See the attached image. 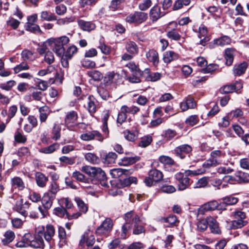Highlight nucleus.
Returning a JSON list of instances; mask_svg holds the SVG:
<instances>
[{"label":"nucleus","instance_id":"nucleus-23","mask_svg":"<svg viewBox=\"0 0 249 249\" xmlns=\"http://www.w3.org/2000/svg\"><path fill=\"white\" fill-rule=\"evenodd\" d=\"M146 57L148 60L152 63L153 65L157 67L159 63V57L158 52L154 50H149L146 53Z\"/></svg>","mask_w":249,"mask_h":249},{"label":"nucleus","instance_id":"nucleus-12","mask_svg":"<svg viewBox=\"0 0 249 249\" xmlns=\"http://www.w3.org/2000/svg\"><path fill=\"white\" fill-rule=\"evenodd\" d=\"M46 44H48L50 46L51 49L59 57L63 56L64 53V47L60 44L59 42L57 41L55 39L49 40L46 42Z\"/></svg>","mask_w":249,"mask_h":249},{"label":"nucleus","instance_id":"nucleus-49","mask_svg":"<svg viewBox=\"0 0 249 249\" xmlns=\"http://www.w3.org/2000/svg\"><path fill=\"white\" fill-rule=\"evenodd\" d=\"M11 183L13 186H16L20 189L24 188V183L22 179L19 177H15L11 179Z\"/></svg>","mask_w":249,"mask_h":249},{"label":"nucleus","instance_id":"nucleus-42","mask_svg":"<svg viewBox=\"0 0 249 249\" xmlns=\"http://www.w3.org/2000/svg\"><path fill=\"white\" fill-rule=\"evenodd\" d=\"M97 168L90 166H84L82 167L81 170L89 176L94 178L95 176H96Z\"/></svg>","mask_w":249,"mask_h":249},{"label":"nucleus","instance_id":"nucleus-27","mask_svg":"<svg viewBox=\"0 0 249 249\" xmlns=\"http://www.w3.org/2000/svg\"><path fill=\"white\" fill-rule=\"evenodd\" d=\"M54 234L55 229L53 226L52 225L48 224L46 227V229L44 230L43 234L45 239L47 242H50L52 240Z\"/></svg>","mask_w":249,"mask_h":249},{"label":"nucleus","instance_id":"nucleus-64","mask_svg":"<svg viewBox=\"0 0 249 249\" xmlns=\"http://www.w3.org/2000/svg\"><path fill=\"white\" fill-rule=\"evenodd\" d=\"M44 61L49 65L52 64L54 61V58L52 52L48 51L44 55Z\"/></svg>","mask_w":249,"mask_h":249},{"label":"nucleus","instance_id":"nucleus-47","mask_svg":"<svg viewBox=\"0 0 249 249\" xmlns=\"http://www.w3.org/2000/svg\"><path fill=\"white\" fill-rule=\"evenodd\" d=\"M152 2L151 0H143L138 5L139 9L141 11H146L152 5Z\"/></svg>","mask_w":249,"mask_h":249},{"label":"nucleus","instance_id":"nucleus-16","mask_svg":"<svg viewBox=\"0 0 249 249\" xmlns=\"http://www.w3.org/2000/svg\"><path fill=\"white\" fill-rule=\"evenodd\" d=\"M30 204L27 202L24 203L23 200L21 198L18 199L16 202L15 209L24 217L28 215V213L26 211V209L29 208Z\"/></svg>","mask_w":249,"mask_h":249},{"label":"nucleus","instance_id":"nucleus-22","mask_svg":"<svg viewBox=\"0 0 249 249\" xmlns=\"http://www.w3.org/2000/svg\"><path fill=\"white\" fill-rule=\"evenodd\" d=\"M196 107V103L191 97L185 98L180 104V107L182 111H186L189 108H194Z\"/></svg>","mask_w":249,"mask_h":249},{"label":"nucleus","instance_id":"nucleus-46","mask_svg":"<svg viewBox=\"0 0 249 249\" xmlns=\"http://www.w3.org/2000/svg\"><path fill=\"white\" fill-rule=\"evenodd\" d=\"M237 181L239 183L248 182H249V174L244 172L239 173L236 176Z\"/></svg>","mask_w":249,"mask_h":249},{"label":"nucleus","instance_id":"nucleus-38","mask_svg":"<svg viewBox=\"0 0 249 249\" xmlns=\"http://www.w3.org/2000/svg\"><path fill=\"white\" fill-rule=\"evenodd\" d=\"M191 0H176L172 7L173 11H178L183 7V6H188L190 4Z\"/></svg>","mask_w":249,"mask_h":249},{"label":"nucleus","instance_id":"nucleus-28","mask_svg":"<svg viewBox=\"0 0 249 249\" xmlns=\"http://www.w3.org/2000/svg\"><path fill=\"white\" fill-rule=\"evenodd\" d=\"M61 129V124L57 121L55 122L53 124V126L52 130V133L53 134V140L54 141H57L60 138Z\"/></svg>","mask_w":249,"mask_h":249},{"label":"nucleus","instance_id":"nucleus-45","mask_svg":"<svg viewBox=\"0 0 249 249\" xmlns=\"http://www.w3.org/2000/svg\"><path fill=\"white\" fill-rule=\"evenodd\" d=\"M221 200L223 201V203H225L226 205L228 206L236 204L238 201V199L234 196H227L223 197Z\"/></svg>","mask_w":249,"mask_h":249},{"label":"nucleus","instance_id":"nucleus-11","mask_svg":"<svg viewBox=\"0 0 249 249\" xmlns=\"http://www.w3.org/2000/svg\"><path fill=\"white\" fill-rule=\"evenodd\" d=\"M29 216L32 218L39 217L40 214L42 216V217L44 218L47 215V211H45L41 206H37L36 205H33L29 207Z\"/></svg>","mask_w":249,"mask_h":249},{"label":"nucleus","instance_id":"nucleus-59","mask_svg":"<svg viewBox=\"0 0 249 249\" xmlns=\"http://www.w3.org/2000/svg\"><path fill=\"white\" fill-rule=\"evenodd\" d=\"M59 190V187L56 181H52L51 183L50 190L47 192H50L51 194L55 196V195Z\"/></svg>","mask_w":249,"mask_h":249},{"label":"nucleus","instance_id":"nucleus-24","mask_svg":"<svg viewBox=\"0 0 249 249\" xmlns=\"http://www.w3.org/2000/svg\"><path fill=\"white\" fill-rule=\"evenodd\" d=\"M132 222L134 225L133 234L138 235L144 232L145 230L144 227L142 225L140 224L141 221L138 215H135L133 218Z\"/></svg>","mask_w":249,"mask_h":249},{"label":"nucleus","instance_id":"nucleus-31","mask_svg":"<svg viewBox=\"0 0 249 249\" xmlns=\"http://www.w3.org/2000/svg\"><path fill=\"white\" fill-rule=\"evenodd\" d=\"M35 177L36 183L39 187L43 188L46 186L48 180V177L40 172L36 173Z\"/></svg>","mask_w":249,"mask_h":249},{"label":"nucleus","instance_id":"nucleus-1","mask_svg":"<svg viewBox=\"0 0 249 249\" xmlns=\"http://www.w3.org/2000/svg\"><path fill=\"white\" fill-rule=\"evenodd\" d=\"M203 172L192 171L191 170L185 171L184 173H178L175 175V178L178 181V189L179 190H184L188 188L190 185V179L188 176L196 175L202 174Z\"/></svg>","mask_w":249,"mask_h":249},{"label":"nucleus","instance_id":"nucleus-20","mask_svg":"<svg viewBox=\"0 0 249 249\" xmlns=\"http://www.w3.org/2000/svg\"><path fill=\"white\" fill-rule=\"evenodd\" d=\"M55 196L52 195L50 192H46L44 194L42 198V203L45 211H48L52 206L53 201Z\"/></svg>","mask_w":249,"mask_h":249},{"label":"nucleus","instance_id":"nucleus-8","mask_svg":"<svg viewBox=\"0 0 249 249\" xmlns=\"http://www.w3.org/2000/svg\"><path fill=\"white\" fill-rule=\"evenodd\" d=\"M148 18L146 13L142 11H136L131 14L125 18V20L130 23H135L141 24L145 22Z\"/></svg>","mask_w":249,"mask_h":249},{"label":"nucleus","instance_id":"nucleus-17","mask_svg":"<svg viewBox=\"0 0 249 249\" xmlns=\"http://www.w3.org/2000/svg\"><path fill=\"white\" fill-rule=\"evenodd\" d=\"M218 207V202L215 200L208 202L201 206L197 211V214L203 215L208 211L216 210Z\"/></svg>","mask_w":249,"mask_h":249},{"label":"nucleus","instance_id":"nucleus-50","mask_svg":"<svg viewBox=\"0 0 249 249\" xmlns=\"http://www.w3.org/2000/svg\"><path fill=\"white\" fill-rule=\"evenodd\" d=\"M152 138L150 136H145L142 138L139 146L142 147H146L148 146L152 142Z\"/></svg>","mask_w":249,"mask_h":249},{"label":"nucleus","instance_id":"nucleus-25","mask_svg":"<svg viewBox=\"0 0 249 249\" xmlns=\"http://www.w3.org/2000/svg\"><path fill=\"white\" fill-rule=\"evenodd\" d=\"M85 243L88 247L92 246L95 243L94 236L89 231L86 232L83 234L79 244L82 246Z\"/></svg>","mask_w":249,"mask_h":249},{"label":"nucleus","instance_id":"nucleus-37","mask_svg":"<svg viewBox=\"0 0 249 249\" xmlns=\"http://www.w3.org/2000/svg\"><path fill=\"white\" fill-rule=\"evenodd\" d=\"M60 145L58 143H54L50 146L39 149V152L46 154H50L53 153L57 149H59Z\"/></svg>","mask_w":249,"mask_h":249},{"label":"nucleus","instance_id":"nucleus-39","mask_svg":"<svg viewBox=\"0 0 249 249\" xmlns=\"http://www.w3.org/2000/svg\"><path fill=\"white\" fill-rule=\"evenodd\" d=\"M15 238V233L12 231H7L4 233V238L2 240V242L3 245H8L12 242Z\"/></svg>","mask_w":249,"mask_h":249},{"label":"nucleus","instance_id":"nucleus-55","mask_svg":"<svg viewBox=\"0 0 249 249\" xmlns=\"http://www.w3.org/2000/svg\"><path fill=\"white\" fill-rule=\"evenodd\" d=\"M208 217L206 219H202L199 221L197 225V229L200 231H205L208 227Z\"/></svg>","mask_w":249,"mask_h":249},{"label":"nucleus","instance_id":"nucleus-34","mask_svg":"<svg viewBox=\"0 0 249 249\" xmlns=\"http://www.w3.org/2000/svg\"><path fill=\"white\" fill-rule=\"evenodd\" d=\"M248 64L246 62H244L239 65H235L233 69V72L235 76H240L245 73Z\"/></svg>","mask_w":249,"mask_h":249},{"label":"nucleus","instance_id":"nucleus-5","mask_svg":"<svg viewBox=\"0 0 249 249\" xmlns=\"http://www.w3.org/2000/svg\"><path fill=\"white\" fill-rule=\"evenodd\" d=\"M110 174L113 178H118L116 183L118 188L116 191V195H122L123 191L121 189L124 188V181L122 176L124 174V170L122 168H114L110 171Z\"/></svg>","mask_w":249,"mask_h":249},{"label":"nucleus","instance_id":"nucleus-33","mask_svg":"<svg viewBox=\"0 0 249 249\" xmlns=\"http://www.w3.org/2000/svg\"><path fill=\"white\" fill-rule=\"evenodd\" d=\"M235 51L234 49L228 48L225 50V58L226 59V64L227 66H231L233 60Z\"/></svg>","mask_w":249,"mask_h":249},{"label":"nucleus","instance_id":"nucleus-53","mask_svg":"<svg viewBox=\"0 0 249 249\" xmlns=\"http://www.w3.org/2000/svg\"><path fill=\"white\" fill-rule=\"evenodd\" d=\"M199 119L197 115H193L188 117L185 120V123L187 125L194 126L197 124Z\"/></svg>","mask_w":249,"mask_h":249},{"label":"nucleus","instance_id":"nucleus-60","mask_svg":"<svg viewBox=\"0 0 249 249\" xmlns=\"http://www.w3.org/2000/svg\"><path fill=\"white\" fill-rule=\"evenodd\" d=\"M117 158V155L113 152L108 153L105 157V162L111 164L115 162V160Z\"/></svg>","mask_w":249,"mask_h":249},{"label":"nucleus","instance_id":"nucleus-62","mask_svg":"<svg viewBox=\"0 0 249 249\" xmlns=\"http://www.w3.org/2000/svg\"><path fill=\"white\" fill-rule=\"evenodd\" d=\"M16 84L14 80H10L0 84V88L5 90H9Z\"/></svg>","mask_w":249,"mask_h":249},{"label":"nucleus","instance_id":"nucleus-29","mask_svg":"<svg viewBox=\"0 0 249 249\" xmlns=\"http://www.w3.org/2000/svg\"><path fill=\"white\" fill-rule=\"evenodd\" d=\"M78 24L80 28L84 31L90 32L95 28V25L89 21L79 19L78 20Z\"/></svg>","mask_w":249,"mask_h":249},{"label":"nucleus","instance_id":"nucleus-41","mask_svg":"<svg viewBox=\"0 0 249 249\" xmlns=\"http://www.w3.org/2000/svg\"><path fill=\"white\" fill-rule=\"evenodd\" d=\"M211 160L218 162L220 164L222 161L221 159L224 157V154L220 150H214L211 153Z\"/></svg>","mask_w":249,"mask_h":249},{"label":"nucleus","instance_id":"nucleus-2","mask_svg":"<svg viewBox=\"0 0 249 249\" xmlns=\"http://www.w3.org/2000/svg\"><path fill=\"white\" fill-rule=\"evenodd\" d=\"M125 67H127L131 72L129 73L128 71H125V75L128 81L131 83H140V76L141 73L138 66L135 62L131 61L125 64Z\"/></svg>","mask_w":249,"mask_h":249},{"label":"nucleus","instance_id":"nucleus-56","mask_svg":"<svg viewBox=\"0 0 249 249\" xmlns=\"http://www.w3.org/2000/svg\"><path fill=\"white\" fill-rule=\"evenodd\" d=\"M41 18L44 20L47 21L54 20L56 19L55 16L50 12L43 11L41 13Z\"/></svg>","mask_w":249,"mask_h":249},{"label":"nucleus","instance_id":"nucleus-44","mask_svg":"<svg viewBox=\"0 0 249 249\" xmlns=\"http://www.w3.org/2000/svg\"><path fill=\"white\" fill-rule=\"evenodd\" d=\"M138 132L137 131L127 129L125 132V139L130 142H134L137 138Z\"/></svg>","mask_w":249,"mask_h":249},{"label":"nucleus","instance_id":"nucleus-13","mask_svg":"<svg viewBox=\"0 0 249 249\" xmlns=\"http://www.w3.org/2000/svg\"><path fill=\"white\" fill-rule=\"evenodd\" d=\"M43 231L41 230L37 231L36 230L34 239L31 241V247L35 248H42L44 247L43 239L42 238Z\"/></svg>","mask_w":249,"mask_h":249},{"label":"nucleus","instance_id":"nucleus-18","mask_svg":"<svg viewBox=\"0 0 249 249\" xmlns=\"http://www.w3.org/2000/svg\"><path fill=\"white\" fill-rule=\"evenodd\" d=\"M84 100V106L86 107L88 111L90 113H94L96 111V105L95 104V99L91 95L88 96H84L83 97Z\"/></svg>","mask_w":249,"mask_h":249},{"label":"nucleus","instance_id":"nucleus-14","mask_svg":"<svg viewBox=\"0 0 249 249\" xmlns=\"http://www.w3.org/2000/svg\"><path fill=\"white\" fill-rule=\"evenodd\" d=\"M149 17L151 20L154 22L165 15V13L161 11L160 7L155 4L149 11Z\"/></svg>","mask_w":249,"mask_h":249},{"label":"nucleus","instance_id":"nucleus-6","mask_svg":"<svg viewBox=\"0 0 249 249\" xmlns=\"http://www.w3.org/2000/svg\"><path fill=\"white\" fill-rule=\"evenodd\" d=\"M232 215L235 219L232 220L230 223L231 228H241L247 224L248 222L245 220L246 217L245 213L240 211H236L232 213Z\"/></svg>","mask_w":249,"mask_h":249},{"label":"nucleus","instance_id":"nucleus-15","mask_svg":"<svg viewBox=\"0 0 249 249\" xmlns=\"http://www.w3.org/2000/svg\"><path fill=\"white\" fill-rule=\"evenodd\" d=\"M80 138L85 141H91L95 138L100 142H102L104 140V137L102 134L96 130L83 133L81 135Z\"/></svg>","mask_w":249,"mask_h":249},{"label":"nucleus","instance_id":"nucleus-32","mask_svg":"<svg viewBox=\"0 0 249 249\" xmlns=\"http://www.w3.org/2000/svg\"><path fill=\"white\" fill-rule=\"evenodd\" d=\"M208 225L212 232L215 234H219L220 233L218 223L214 218L212 217H209Z\"/></svg>","mask_w":249,"mask_h":249},{"label":"nucleus","instance_id":"nucleus-26","mask_svg":"<svg viewBox=\"0 0 249 249\" xmlns=\"http://www.w3.org/2000/svg\"><path fill=\"white\" fill-rule=\"evenodd\" d=\"M77 120V113L74 111H71L67 114L65 118L64 123L66 126L70 127L76 123Z\"/></svg>","mask_w":249,"mask_h":249},{"label":"nucleus","instance_id":"nucleus-57","mask_svg":"<svg viewBox=\"0 0 249 249\" xmlns=\"http://www.w3.org/2000/svg\"><path fill=\"white\" fill-rule=\"evenodd\" d=\"M29 69V66L27 63L22 62L19 65H17L14 68V71L16 73H18L21 71H26Z\"/></svg>","mask_w":249,"mask_h":249},{"label":"nucleus","instance_id":"nucleus-48","mask_svg":"<svg viewBox=\"0 0 249 249\" xmlns=\"http://www.w3.org/2000/svg\"><path fill=\"white\" fill-rule=\"evenodd\" d=\"M21 54L24 60L33 61L35 58L34 53L31 51L27 50H23Z\"/></svg>","mask_w":249,"mask_h":249},{"label":"nucleus","instance_id":"nucleus-30","mask_svg":"<svg viewBox=\"0 0 249 249\" xmlns=\"http://www.w3.org/2000/svg\"><path fill=\"white\" fill-rule=\"evenodd\" d=\"M32 235L30 233L25 234L22 237V240L16 244V246L18 248H25L28 246H31Z\"/></svg>","mask_w":249,"mask_h":249},{"label":"nucleus","instance_id":"nucleus-58","mask_svg":"<svg viewBox=\"0 0 249 249\" xmlns=\"http://www.w3.org/2000/svg\"><path fill=\"white\" fill-rule=\"evenodd\" d=\"M160 161L165 165H173L174 163V160L170 157L161 156L159 158Z\"/></svg>","mask_w":249,"mask_h":249},{"label":"nucleus","instance_id":"nucleus-19","mask_svg":"<svg viewBox=\"0 0 249 249\" xmlns=\"http://www.w3.org/2000/svg\"><path fill=\"white\" fill-rule=\"evenodd\" d=\"M192 150L191 146L188 144H183L176 147L174 151L177 157L183 159L185 158V155L190 153Z\"/></svg>","mask_w":249,"mask_h":249},{"label":"nucleus","instance_id":"nucleus-43","mask_svg":"<svg viewBox=\"0 0 249 249\" xmlns=\"http://www.w3.org/2000/svg\"><path fill=\"white\" fill-rule=\"evenodd\" d=\"M231 39L227 36H224L219 38L214 39L213 44L216 45L223 46L230 44Z\"/></svg>","mask_w":249,"mask_h":249},{"label":"nucleus","instance_id":"nucleus-40","mask_svg":"<svg viewBox=\"0 0 249 249\" xmlns=\"http://www.w3.org/2000/svg\"><path fill=\"white\" fill-rule=\"evenodd\" d=\"M74 200L76 202L80 212L86 213L88 210V206L80 197H75Z\"/></svg>","mask_w":249,"mask_h":249},{"label":"nucleus","instance_id":"nucleus-10","mask_svg":"<svg viewBox=\"0 0 249 249\" xmlns=\"http://www.w3.org/2000/svg\"><path fill=\"white\" fill-rule=\"evenodd\" d=\"M125 60L132 59L138 53V47L133 41L127 42L125 44Z\"/></svg>","mask_w":249,"mask_h":249},{"label":"nucleus","instance_id":"nucleus-4","mask_svg":"<svg viewBox=\"0 0 249 249\" xmlns=\"http://www.w3.org/2000/svg\"><path fill=\"white\" fill-rule=\"evenodd\" d=\"M122 79V76L118 72L114 71L108 72L103 79V84L107 89L115 87V85L119 83Z\"/></svg>","mask_w":249,"mask_h":249},{"label":"nucleus","instance_id":"nucleus-61","mask_svg":"<svg viewBox=\"0 0 249 249\" xmlns=\"http://www.w3.org/2000/svg\"><path fill=\"white\" fill-rule=\"evenodd\" d=\"M58 235L59 238L65 241L67 238L70 236L71 232L69 231L66 232L63 227H59L58 228Z\"/></svg>","mask_w":249,"mask_h":249},{"label":"nucleus","instance_id":"nucleus-52","mask_svg":"<svg viewBox=\"0 0 249 249\" xmlns=\"http://www.w3.org/2000/svg\"><path fill=\"white\" fill-rule=\"evenodd\" d=\"M8 26L11 27L15 30L18 28L20 24V21L17 19H15L13 17H10L9 19L6 21Z\"/></svg>","mask_w":249,"mask_h":249},{"label":"nucleus","instance_id":"nucleus-9","mask_svg":"<svg viewBox=\"0 0 249 249\" xmlns=\"http://www.w3.org/2000/svg\"><path fill=\"white\" fill-rule=\"evenodd\" d=\"M163 178L162 174L160 171L153 169L149 171L148 176L145 178L144 182L147 186L150 187L160 181Z\"/></svg>","mask_w":249,"mask_h":249},{"label":"nucleus","instance_id":"nucleus-3","mask_svg":"<svg viewBox=\"0 0 249 249\" xmlns=\"http://www.w3.org/2000/svg\"><path fill=\"white\" fill-rule=\"evenodd\" d=\"M37 75L40 76L45 75L52 76L49 79V84H53L56 80L58 79L61 83L63 80L62 76H59V74L55 69L54 65H50L46 69L41 70L38 71Z\"/></svg>","mask_w":249,"mask_h":249},{"label":"nucleus","instance_id":"nucleus-35","mask_svg":"<svg viewBox=\"0 0 249 249\" xmlns=\"http://www.w3.org/2000/svg\"><path fill=\"white\" fill-rule=\"evenodd\" d=\"M50 112L49 107L47 106L42 107L39 108V119L41 123L46 122Z\"/></svg>","mask_w":249,"mask_h":249},{"label":"nucleus","instance_id":"nucleus-7","mask_svg":"<svg viewBox=\"0 0 249 249\" xmlns=\"http://www.w3.org/2000/svg\"><path fill=\"white\" fill-rule=\"evenodd\" d=\"M112 227V220L110 218H107L97 227L95 233L99 236H107L111 231Z\"/></svg>","mask_w":249,"mask_h":249},{"label":"nucleus","instance_id":"nucleus-63","mask_svg":"<svg viewBox=\"0 0 249 249\" xmlns=\"http://www.w3.org/2000/svg\"><path fill=\"white\" fill-rule=\"evenodd\" d=\"M15 140L18 143H25L27 141V138L25 136L22 135L19 132H16L15 136H14Z\"/></svg>","mask_w":249,"mask_h":249},{"label":"nucleus","instance_id":"nucleus-36","mask_svg":"<svg viewBox=\"0 0 249 249\" xmlns=\"http://www.w3.org/2000/svg\"><path fill=\"white\" fill-rule=\"evenodd\" d=\"M178 55L173 51L166 52L163 56V60L165 63H169L178 58Z\"/></svg>","mask_w":249,"mask_h":249},{"label":"nucleus","instance_id":"nucleus-51","mask_svg":"<svg viewBox=\"0 0 249 249\" xmlns=\"http://www.w3.org/2000/svg\"><path fill=\"white\" fill-rule=\"evenodd\" d=\"M85 158L87 161L92 163H97L99 161L98 157L94 154L88 153L85 155Z\"/></svg>","mask_w":249,"mask_h":249},{"label":"nucleus","instance_id":"nucleus-21","mask_svg":"<svg viewBox=\"0 0 249 249\" xmlns=\"http://www.w3.org/2000/svg\"><path fill=\"white\" fill-rule=\"evenodd\" d=\"M198 37L201 39L200 40V44L204 46L206 43L209 40V37L207 36V29L206 27L201 24L198 28Z\"/></svg>","mask_w":249,"mask_h":249},{"label":"nucleus","instance_id":"nucleus-54","mask_svg":"<svg viewBox=\"0 0 249 249\" xmlns=\"http://www.w3.org/2000/svg\"><path fill=\"white\" fill-rule=\"evenodd\" d=\"M88 75L94 81H99L103 78L102 74L98 71H91L88 72Z\"/></svg>","mask_w":249,"mask_h":249}]
</instances>
